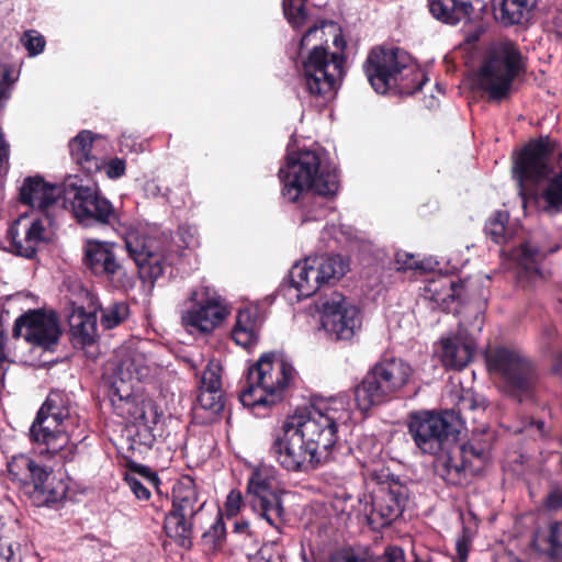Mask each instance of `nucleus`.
<instances>
[{
    "instance_id": "nucleus-1",
    "label": "nucleus",
    "mask_w": 562,
    "mask_h": 562,
    "mask_svg": "<svg viewBox=\"0 0 562 562\" xmlns=\"http://www.w3.org/2000/svg\"><path fill=\"white\" fill-rule=\"evenodd\" d=\"M347 418L342 401L301 407L273 432L270 454L288 472L314 471L336 443L338 423Z\"/></svg>"
},
{
    "instance_id": "nucleus-2",
    "label": "nucleus",
    "mask_w": 562,
    "mask_h": 562,
    "mask_svg": "<svg viewBox=\"0 0 562 562\" xmlns=\"http://www.w3.org/2000/svg\"><path fill=\"white\" fill-rule=\"evenodd\" d=\"M329 36L333 37L335 46H342L344 41L337 24L329 21L311 26L300 41L302 81L312 95H331L344 76L342 56L327 52Z\"/></svg>"
},
{
    "instance_id": "nucleus-3",
    "label": "nucleus",
    "mask_w": 562,
    "mask_h": 562,
    "mask_svg": "<svg viewBox=\"0 0 562 562\" xmlns=\"http://www.w3.org/2000/svg\"><path fill=\"white\" fill-rule=\"evenodd\" d=\"M549 149L542 140L528 144L515 161L519 194L532 198L537 207L554 215L562 212V169L553 172L548 164Z\"/></svg>"
},
{
    "instance_id": "nucleus-4",
    "label": "nucleus",
    "mask_w": 562,
    "mask_h": 562,
    "mask_svg": "<svg viewBox=\"0 0 562 562\" xmlns=\"http://www.w3.org/2000/svg\"><path fill=\"white\" fill-rule=\"evenodd\" d=\"M281 194L289 202H296L310 192L334 195L338 190V177L323 156L314 150L290 154L286 164L279 170Z\"/></svg>"
},
{
    "instance_id": "nucleus-5",
    "label": "nucleus",
    "mask_w": 562,
    "mask_h": 562,
    "mask_svg": "<svg viewBox=\"0 0 562 562\" xmlns=\"http://www.w3.org/2000/svg\"><path fill=\"white\" fill-rule=\"evenodd\" d=\"M363 70L371 87L381 94L392 89L402 94H412L419 91L427 80L409 54L401 48H373L363 64Z\"/></svg>"
},
{
    "instance_id": "nucleus-6",
    "label": "nucleus",
    "mask_w": 562,
    "mask_h": 562,
    "mask_svg": "<svg viewBox=\"0 0 562 562\" xmlns=\"http://www.w3.org/2000/svg\"><path fill=\"white\" fill-rule=\"evenodd\" d=\"M77 426V416L64 403L63 396L59 393H50L30 428V438L33 442L44 446L47 453L60 454L61 459L67 460L74 448L70 440H79L80 437L75 435ZM43 452L44 450H41V453Z\"/></svg>"
},
{
    "instance_id": "nucleus-7",
    "label": "nucleus",
    "mask_w": 562,
    "mask_h": 562,
    "mask_svg": "<svg viewBox=\"0 0 562 562\" xmlns=\"http://www.w3.org/2000/svg\"><path fill=\"white\" fill-rule=\"evenodd\" d=\"M488 374L508 394L527 397L538 382L535 363L520 350L507 346H491L484 353Z\"/></svg>"
},
{
    "instance_id": "nucleus-8",
    "label": "nucleus",
    "mask_w": 562,
    "mask_h": 562,
    "mask_svg": "<svg viewBox=\"0 0 562 562\" xmlns=\"http://www.w3.org/2000/svg\"><path fill=\"white\" fill-rule=\"evenodd\" d=\"M293 374V367L274 353L261 356L257 363L248 369L246 385L239 396L241 404L255 407L277 403Z\"/></svg>"
},
{
    "instance_id": "nucleus-9",
    "label": "nucleus",
    "mask_w": 562,
    "mask_h": 562,
    "mask_svg": "<svg viewBox=\"0 0 562 562\" xmlns=\"http://www.w3.org/2000/svg\"><path fill=\"white\" fill-rule=\"evenodd\" d=\"M522 68V56L510 41L494 43L479 75V86L490 101H503L513 91V83Z\"/></svg>"
},
{
    "instance_id": "nucleus-10",
    "label": "nucleus",
    "mask_w": 562,
    "mask_h": 562,
    "mask_svg": "<svg viewBox=\"0 0 562 562\" xmlns=\"http://www.w3.org/2000/svg\"><path fill=\"white\" fill-rule=\"evenodd\" d=\"M413 376L412 367L402 359H383L375 363L356 387L357 406L368 411L392 398Z\"/></svg>"
},
{
    "instance_id": "nucleus-11",
    "label": "nucleus",
    "mask_w": 562,
    "mask_h": 562,
    "mask_svg": "<svg viewBox=\"0 0 562 562\" xmlns=\"http://www.w3.org/2000/svg\"><path fill=\"white\" fill-rule=\"evenodd\" d=\"M460 427V415L454 411L412 413L408 422V432L416 447L423 453L432 456L454 445Z\"/></svg>"
},
{
    "instance_id": "nucleus-12",
    "label": "nucleus",
    "mask_w": 562,
    "mask_h": 562,
    "mask_svg": "<svg viewBox=\"0 0 562 562\" xmlns=\"http://www.w3.org/2000/svg\"><path fill=\"white\" fill-rule=\"evenodd\" d=\"M8 471L35 506H47L66 497V483L25 454L13 457L8 462Z\"/></svg>"
},
{
    "instance_id": "nucleus-13",
    "label": "nucleus",
    "mask_w": 562,
    "mask_h": 562,
    "mask_svg": "<svg viewBox=\"0 0 562 562\" xmlns=\"http://www.w3.org/2000/svg\"><path fill=\"white\" fill-rule=\"evenodd\" d=\"M205 506L193 480L184 476L172 490V509L166 515L165 531L177 544L189 549L192 544L195 522Z\"/></svg>"
},
{
    "instance_id": "nucleus-14",
    "label": "nucleus",
    "mask_w": 562,
    "mask_h": 562,
    "mask_svg": "<svg viewBox=\"0 0 562 562\" xmlns=\"http://www.w3.org/2000/svg\"><path fill=\"white\" fill-rule=\"evenodd\" d=\"M348 269L349 262L339 255L308 257L291 268L290 281L299 297H308L325 285H334Z\"/></svg>"
},
{
    "instance_id": "nucleus-15",
    "label": "nucleus",
    "mask_w": 562,
    "mask_h": 562,
    "mask_svg": "<svg viewBox=\"0 0 562 562\" xmlns=\"http://www.w3.org/2000/svg\"><path fill=\"white\" fill-rule=\"evenodd\" d=\"M154 370V362L140 348H119L111 363L110 382L113 397L128 401L133 394L134 382L147 380Z\"/></svg>"
},
{
    "instance_id": "nucleus-16",
    "label": "nucleus",
    "mask_w": 562,
    "mask_h": 562,
    "mask_svg": "<svg viewBox=\"0 0 562 562\" xmlns=\"http://www.w3.org/2000/svg\"><path fill=\"white\" fill-rule=\"evenodd\" d=\"M180 315L186 328L207 334L222 324L227 310L214 290L199 286L182 303Z\"/></svg>"
},
{
    "instance_id": "nucleus-17",
    "label": "nucleus",
    "mask_w": 562,
    "mask_h": 562,
    "mask_svg": "<svg viewBox=\"0 0 562 562\" xmlns=\"http://www.w3.org/2000/svg\"><path fill=\"white\" fill-rule=\"evenodd\" d=\"M317 308L322 314V327L331 340H351L361 328L359 308L340 293L321 297Z\"/></svg>"
},
{
    "instance_id": "nucleus-18",
    "label": "nucleus",
    "mask_w": 562,
    "mask_h": 562,
    "mask_svg": "<svg viewBox=\"0 0 562 562\" xmlns=\"http://www.w3.org/2000/svg\"><path fill=\"white\" fill-rule=\"evenodd\" d=\"M247 504L269 525L278 527L283 515L280 490L271 468L256 469L247 483Z\"/></svg>"
},
{
    "instance_id": "nucleus-19",
    "label": "nucleus",
    "mask_w": 562,
    "mask_h": 562,
    "mask_svg": "<svg viewBox=\"0 0 562 562\" xmlns=\"http://www.w3.org/2000/svg\"><path fill=\"white\" fill-rule=\"evenodd\" d=\"M125 248L138 268L144 281L155 282L164 272L167 249L164 239L147 235L138 229H130L125 235Z\"/></svg>"
},
{
    "instance_id": "nucleus-20",
    "label": "nucleus",
    "mask_w": 562,
    "mask_h": 562,
    "mask_svg": "<svg viewBox=\"0 0 562 562\" xmlns=\"http://www.w3.org/2000/svg\"><path fill=\"white\" fill-rule=\"evenodd\" d=\"M65 200L82 226L111 225L117 221L111 202L93 188L71 183L65 188Z\"/></svg>"
},
{
    "instance_id": "nucleus-21",
    "label": "nucleus",
    "mask_w": 562,
    "mask_h": 562,
    "mask_svg": "<svg viewBox=\"0 0 562 562\" xmlns=\"http://www.w3.org/2000/svg\"><path fill=\"white\" fill-rule=\"evenodd\" d=\"M20 199L23 204L37 210L46 223H56L65 212V189L50 184L41 177H29L20 189Z\"/></svg>"
},
{
    "instance_id": "nucleus-22",
    "label": "nucleus",
    "mask_w": 562,
    "mask_h": 562,
    "mask_svg": "<svg viewBox=\"0 0 562 562\" xmlns=\"http://www.w3.org/2000/svg\"><path fill=\"white\" fill-rule=\"evenodd\" d=\"M55 226L56 223H46L41 217L20 216L8 231L10 250L21 257L32 258L42 243L53 239Z\"/></svg>"
},
{
    "instance_id": "nucleus-23",
    "label": "nucleus",
    "mask_w": 562,
    "mask_h": 562,
    "mask_svg": "<svg viewBox=\"0 0 562 562\" xmlns=\"http://www.w3.org/2000/svg\"><path fill=\"white\" fill-rule=\"evenodd\" d=\"M83 263L94 276L105 278L115 286H124L130 281L111 243L88 240L83 247Z\"/></svg>"
},
{
    "instance_id": "nucleus-24",
    "label": "nucleus",
    "mask_w": 562,
    "mask_h": 562,
    "mask_svg": "<svg viewBox=\"0 0 562 562\" xmlns=\"http://www.w3.org/2000/svg\"><path fill=\"white\" fill-rule=\"evenodd\" d=\"M61 330L55 314L30 311L20 316L13 327V336L44 349L57 345Z\"/></svg>"
},
{
    "instance_id": "nucleus-25",
    "label": "nucleus",
    "mask_w": 562,
    "mask_h": 562,
    "mask_svg": "<svg viewBox=\"0 0 562 562\" xmlns=\"http://www.w3.org/2000/svg\"><path fill=\"white\" fill-rule=\"evenodd\" d=\"M408 501V488L398 481L381 484L374 493L371 510L368 514L369 524L373 528L391 525L400 517Z\"/></svg>"
},
{
    "instance_id": "nucleus-26",
    "label": "nucleus",
    "mask_w": 562,
    "mask_h": 562,
    "mask_svg": "<svg viewBox=\"0 0 562 562\" xmlns=\"http://www.w3.org/2000/svg\"><path fill=\"white\" fill-rule=\"evenodd\" d=\"M454 449L456 452H452L451 447L440 452L441 454L437 458L435 464L437 474L452 485L463 482L470 468V456L482 461L486 458L485 449L482 447L475 448L472 445H467L460 448L454 443Z\"/></svg>"
},
{
    "instance_id": "nucleus-27",
    "label": "nucleus",
    "mask_w": 562,
    "mask_h": 562,
    "mask_svg": "<svg viewBox=\"0 0 562 562\" xmlns=\"http://www.w3.org/2000/svg\"><path fill=\"white\" fill-rule=\"evenodd\" d=\"M71 341L76 348L87 350L89 358H97V316L77 307L68 317Z\"/></svg>"
},
{
    "instance_id": "nucleus-28",
    "label": "nucleus",
    "mask_w": 562,
    "mask_h": 562,
    "mask_svg": "<svg viewBox=\"0 0 562 562\" xmlns=\"http://www.w3.org/2000/svg\"><path fill=\"white\" fill-rule=\"evenodd\" d=\"M474 349V340L461 330L458 335L441 340V362L447 368L462 369L472 359Z\"/></svg>"
},
{
    "instance_id": "nucleus-29",
    "label": "nucleus",
    "mask_w": 562,
    "mask_h": 562,
    "mask_svg": "<svg viewBox=\"0 0 562 562\" xmlns=\"http://www.w3.org/2000/svg\"><path fill=\"white\" fill-rule=\"evenodd\" d=\"M547 252L538 247L526 243L520 245L519 248L512 252L513 258L516 260L520 271V278H527L530 281L544 279V270L541 266Z\"/></svg>"
},
{
    "instance_id": "nucleus-30",
    "label": "nucleus",
    "mask_w": 562,
    "mask_h": 562,
    "mask_svg": "<svg viewBox=\"0 0 562 562\" xmlns=\"http://www.w3.org/2000/svg\"><path fill=\"white\" fill-rule=\"evenodd\" d=\"M533 546L550 560L562 562V521H550L533 536Z\"/></svg>"
},
{
    "instance_id": "nucleus-31",
    "label": "nucleus",
    "mask_w": 562,
    "mask_h": 562,
    "mask_svg": "<svg viewBox=\"0 0 562 562\" xmlns=\"http://www.w3.org/2000/svg\"><path fill=\"white\" fill-rule=\"evenodd\" d=\"M537 4V0H493L496 19L505 25L527 22Z\"/></svg>"
},
{
    "instance_id": "nucleus-32",
    "label": "nucleus",
    "mask_w": 562,
    "mask_h": 562,
    "mask_svg": "<svg viewBox=\"0 0 562 562\" xmlns=\"http://www.w3.org/2000/svg\"><path fill=\"white\" fill-rule=\"evenodd\" d=\"M429 10L436 19L457 24L470 19L473 5L471 0H432Z\"/></svg>"
},
{
    "instance_id": "nucleus-33",
    "label": "nucleus",
    "mask_w": 562,
    "mask_h": 562,
    "mask_svg": "<svg viewBox=\"0 0 562 562\" xmlns=\"http://www.w3.org/2000/svg\"><path fill=\"white\" fill-rule=\"evenodd\" d=\"M94 137L91 132L82 131L69 143L72 159L88 172L101 168L102 161L92 155Z\"/></svg>"
},
{
    "instance_id": "nucleus-34",
    "label": "nucleus",
    "mask_w": 562,
    "mask_h": 562,
    "mask_svg": "<svg viewBox=\"0 0 562 562\" xmlns=\"http://www.w3.org/2000/svg\"><path fill=\"white\" fill-rule=\"evenodd\" d=\"M124 404V409L134 419L138 428H155L160 415L151 401L136 402L132 395L127 400H119Z\"/></svg>"
},
{
    "instance_id": "nucleus-35",
    "label": "nucleus",
    "mask_w": 562,
    "mask_h": 562,
    "mask_svg": "<svg viewBox=\"0 0 562 562\" xmlns=\"http://www.w3.org/2000/svg\"><path fill=\"white\" fill-rule=\"evenodd\" d=\"M461 285L446 276H440L427 282L424 297L438 305L447 304L460 296Z\"/></svg>"
},
{
    "instance_id": "nucleus-36",
    "label": "nucleus",
    "mask_w": 562,
    "mask_h": 562,
    "mask_svg": "<svg viewBox=\"0 0 562 562\" xmlns=\"http://www.w3.org/2000/svg\"><path fill=\"white\" fill-rule=\"evenodd\" d=\"M509 215L507 212H495L485 224L486 235L495 244H506L514 235V227L508 224Z\"/></svg>"
},
{
    "instance_id": "nucleus-37",
    "label": "nucleus",
    "mask_w": 562,
    "mask_h": 562,
    "mask_svg": "<svg viewBox=\"0 0 562 562\" xmlns=\"http://www.w3.org/2000/svg\"><path fill=\"white\" fill-rule=\"evenodd\" d=\"M144 480L151 486L156 484L157 476L154 473L148 472L146 469L138 472L137 474H127L125 482L138 499H148L150 497V491L145 485Z\"/></svg>"
},
{
    "instance_id": "nucleus-38",
    "label": "nucleus",
    "mask_w": 562,
    "mask_h": 562,
    "mask_svg": "<svg viewBox=\"0 0 562 562\" xmlns=\"http://www.w3.org/2000/svg\"><path fill=\"white\" fill-rule=\"evenodd\" d=\"M128 315V306L124 302L112 303L106 307L101 308V325L111 329L120 325L126 319Z\"/></svg>"
},
{
    "instance_id": "nucleus-39",
    "label": "nucleus",
    "mask_w": 562,
    "mask_h": 562,
    "mask_svg": "<svg viewBox=\"0 0 562 562\" xmlns=\"http://www.w3.org/2000/svg\"><path fill=\"white\" fill-rule=\"evenodd\" d=\"M198 407L209 412L211 416L220 414L224 408L222 391L200 389Z\"/></svg>"
},
{
    "instance_id": "nucleus-40",
    "label": "nucleus",
    "mask_w": 562,
    "mask_h": 562,
    "mask_svg": "<svg viewBox=\"0 0 562 562\" xmlns=\"http://www.w3.org/2000/svg\"><path fill=\"white\" fill-rule=\"evenodd\" d=\"M307 0H283V12L289 23L294 27H301L307 20Z\"/></svg>"
},
{
    "instance_id": "nucleus-41",
    "label": "nucleus",
    "mask_w": 562,
    "mask_h": 562,
    "mask_svg": "<svg viewBox=\"0 0 562 562\" xmlns=\"http://www.w3.org/2000/svg\"><path fill=\"white\" fill-rule=\"evenodd\" d=\"M487 408V402L483 395L475 394L472 392H465L459 401L460 413H480L485 412Z\"/></svg>"
},
{
    "instance_id": "nucleus-42",
    "label": "nucleus",
    "mask_w": 562,
    "mask_h": 562,
    "mask_svg": "<svg viewBox=\"0 0 562 562\" xmlns=\"http://www.w3.org/2000/svg\"><path fill=\"white\" fill-rule=\"evenodd\" d=\"M21 42L30 56H36L43 52L45 47V38L35 30L24 32Z\"/></svg>"
},
{
    "instance_id": "nucleus-43",
    "label": "nucleus",
    "mask_w": 562,
    "mask_h": 562,
    "mask_svg": "<svg viewBox=\"0 0 562 562\" xmlns=\"http://www.w3.org/2000/svg\"><path fill=\"white\" fill-rule=\"evenodd\" d=\"M221 368L215 362H210L203 371L200 389L221 390Z\"/></svg>"
},
{
    "instance_id": "nucleus-44",
    "label": "nucleus",
    "mask_w": 562,
    "mask_h": 562,
    "mask_svg": "<svg viewBox=\"0 0 562 562\" xmlns=\"http://www.w3.org/2000/svg\"><path fill=\"white\" fill-rule=\"evenodd\" d=\"M329 562H376L367 552L356 551L352 549H345L335 552Z\"/></svg>"
},
{
    "instance_id": "nucleus-45",
    "label": "nucleus",
    "mask_w": 562,
    "mask_h": 562,
    "mask_svg": "<svg viewBox=\"0 0 562 562\" xmlns=\"http://www.w3.org/2000/svg\"><path fill=\"white\" fill-rule=\"evenodd\" d=\"M225 537V525L223 519L217 516L211 528L203 533V538L206 542H211L213 548H217L222 544Z\"/></svg>"
},
{
    "instance_id": "nucleus-46",
    "label": "nucleus",
    "mask_w": 562,
    "mask_h": 562,
    "mask_svg": "<svg viewBox=\"0 0 562 562\" xmlns=\"http://www.w3.org/2000/svg\"><path fill=\"white\" fill-rule=\"evenodd\" d=\"M232 337L237 345L249 348L257 341L258 335L257 329L234 328Z\"/></svg>"
},
{
    "instance_id": "nucleus-47",
    "label": "nucleus",
    "mask_w": 562,
    "mask_h": 562,
    "mask_svg": "<svg viewBox=\"0 0 562 562\" xmlns=\"http://www.w3.org/2000/svg\"><path fill=\"white\" fill-rule=\"evenodd\" d=\"M105 173L110 179H117L125 173L126 165L122 158H112L104 165Z\"/></svg>"
},
{
    "instance_id": "nucleus-48",
    "label": "nucleus",
    "mask_w": 562,
    "mask_h": 562,
    "mask_svg": "<svg viewBox=\"0 0 562 562\" xmlns=\"http://www.w3.org/2000/svg\"><path fill=\"white\" fill-rule=\"evenodd\" d=\"M234 328L257 329V321L250 310L245 308L238 312Z\"/></svg>"
},
{
    "instance_id": "nucleus-49",
    "label": "nucleus",
    "mask_w": 562,
    "mask_h": 562,
    "mask_svg": "<svg viewBox=\"0 0 562 562\" xmlns=\"http://www.w3.org/2000/svg\"><path fill=\"white\" fill-rule=\"evenodd\" d=\"M395 263H396L397 270L418 268L417 259L412 254L404 252V251L396 252Z\"/></svg>"
},
{
    "instance_id": "nucleus-50",
    "label": "nucleus",
    "mask_w": 562,
    "mask_h": 562,
    "mask_svg": "<svg viewBox=\"0 0 562 562\" xmlns=\"http://www.w3.org/2000/svg\"><path fill=\"white\" fill-rule=\"evenodd\" d=\"M243 497L239 492L232 491L226 501V513L228 516L236 515L241 506Z\"/></svg>"
},
{
    "instance_id": "nucleus-51",
    "label": "nucleus",
    "mask_w": 562,
    "mask_h": 562,
    "mask_svg": "<svg viewBox=\"0 0 562 562\" xmlns=\"http://www.w3.org/2000/svg\"><path fill=\"white\" fill-rule=\"evenodd\" d=\"M544 505L550 510H557L562 507V491L553 490L546 497Z\"/></svg>"
},
{
    "instance_id": "nucleus-52",
    "label": "nucleus",
    "mask_w": 562,
    "mask_h": 562,
    "mask_svg": "<svg viewBox=\"0 0 562 562\" xmlns=\"http://www.w3.org/2000/svg\"><path fill=\"white\" fill-rule=\"evenodd\" d=\"M383 557L384 562H405L404 551L400 547H389Z\"/></svg>"
},
{
    "instance_id": "nucleus-53",
    "label": "nucleus",
    "mask_w": 562,
    "mask_h": 562,
    "mask_svg": "<svg viewBox=\"0 0 562 562\" xmlns=\"http://www.w3.org/2000/svg\"><path fill=\"white\" fill-rule=\"evenodd\" d=\"M456 549L458 554V560L456 562H467L469 552V541L464 536L458 539L456 543Z\"/></svg>"
},
{
    "instance_id": "nucleus-54",
    "label": "nucleus",
    "mask_w": 562,
    "mask_h": 562,
    "mask_svg": "<svg viewBox=\"0 0 562 562\" xmlns=\"http://www.w3.org/2000/svg\"><path fill=\"white\" fill-rule=\"evenodd\" d=\"M0 562H16L12 543H0Z\"/></svg>"
},
{
    "instance_id": "nucleus-55",
    "label": "nucleus",
    "mask_w": 562,
    "mask_h": 562,
    "mask_svg": "<svg viewBox=\"0 0 562 562\" xmlns=\"http://www.w3.org/2000/svg\"><path fill=\"white\" fill-rule=\"evenodd\" d=\"M154 428H138L137 436L139 437V443L146 447H151L155 442Z\"/></svg>"
},
{
    "instance_id": "nucleus-56",
    "label": "nucleus",
    "mask_w": 562,
    "mask_h": 562,
    "mask_svg": "<svg viewBox=\"0 0 562 562\" xmlns=\"http://www.w3.org/2000/svg\"><path fill=\"white\" fill-rule=\"evenodd\" d=\"M552 25L557 36L562 40V2L555 9L552 18Z\"/></svg>"
},
{
    "instance_id": "nucleus-57",
    "label": "nucleus",
    "mask_w": 562,
    "mask_h": 562,
    "mask_svg": "<svg viewBox=\"0 0 562 562\" xmlns=\"http://www.w3.org/2000/svg\"><path fill=\"white\" fill-rule=\"evenodd\" d=\"M234 531L239 535H245L249 539H252L254 537L249 522L244 519L234 522Z\"/></svg>"
},
{
    "instance_id": "nucleus-58",
    "label": "nucleus",
    "mask_w": 562,
    "mask_h": 562,
    "mask_svg": "<svg viewBox=\"0 0 562 562\" xmlns=\"http://www.w3.org/2000/svg\"><path fill=\"white\" fill-rule=\"evenodd\" d=\"M557 329L553 325H548L543 328L541 334V340L546 348L550 347V340L555 336Z\"/></svg>"
},
{
    "instance_id": "nucleus-59",
    "label": "nucleus",
    "mask_w": 562,
    "mask_h": 562,
    "mask_svg": "<svg viewBox=\"0 0 562 562\" xmlns=\"http://www.w3.org/2000/svg\"><path fill=\"white\" fill-rule=\"evenodd\" d=\"M269 551L268 547L261 548L258 554L250 558L249 562H280L279 557H277L274 560L271 558L266 557V552Z\"/></svg>"
},
{
    "instance_id": "nucleus-60",
    "label": "nucleus",
    "mask_w": 562,
    "mask_h": 562,
    "mask_svg": "<svg viewBox=\"0 0 562 562\" xmlns=\"http://www.w3.org/2000/svg\"><path fill=\"white\" fill-rule=\"evenodd\" d=\"M325 215V210L323 207H317L314 211H308L303 214L302 222H308V221H317L321 220Z\"/></svg>"
},
{
    "instance_id": "nucleus-61",
    "label": "nucleus",
    "mask_w": 562,
    "mask_h": 562,
    "mask_svg": "<svg viewBox=\"0 0 562 562\" xmlns=\"http://www.w3.org/2000/svg\"><path fill=\"white\" fill-rule=\"evenodd\" d=\"M553 371L558 374H562V356H559L557 359H555V362L553 364Z\"/></svg>"
},
{
    "instance_id": "nucleus-62",
    "label": "nucleus",
    "mask_w": 562,
    "mask_h": 562,
    "mask_svg": "<svg viewBox=\"0 0 562 562\" xmlns=\"http://www.w3.org/2000/svg\"><path fill=\"white\" fill-rule=\"evenodd\" d=\"M475 321L477 322V330L481 331L482 324H483V316H481L479 313L475 316Z\"/></svg>"
},
{
    "instance_id": "nucleus-63",
    "label": "nucleus",
    "mask_w": 562,
    "mask_h": 562,
    "mask_svg": "<svg viewBox=\"0 0 562 562\" xmlns=\"http://www.w3.org/2000/svg\"><path fill=\"white\" fill-rule=\"evenodd\" d=\"M538 428L540 429L542 426H543V423L542 422H538Z\"/></svg>"
},
{
    "instance_id": "nucleus-64",
    "label": "nucleus",
    "mask_w": 562,
    "mask_h": 562,
    "mask_svg": "<svg viewBox=\"0 0 562 562\" xmlns=\"http://www.w3.org/2000/svg\"><path fill=\"white\" fill-rule=\"evenodd\" d=\"M416 562H427V561L416 560Z\"/></svg>"
}]
</instances>
